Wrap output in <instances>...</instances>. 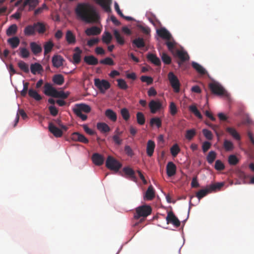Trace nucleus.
<instances>
[{
  "label": "nucleus",
  "mask_w": 254,
  "mask_h": 254,
  "mask_svg": "<svg viewBox=\"0 0 254 254\" xmlns=\"http://www.w3.org/2000/svg\"><path fill=\"white\" fill-rule=\"evenodd\" d=\"M38 0H25L24 1V6H29V10H33L38 4Z\"/></svg>",
  "instance_id": "393cba45"
},
{
  "label": "nucleus",
  "mask_w": 254,
  "mask_h": 254,
  "mask_svg": "<svg viewBox=\"0 0 254 254\" xmlns=\"http://www.w3.org/2000/svg\"><path fill=\"white\" fill-rule=\"evenodd\" d=\"M106 166L111 170L117 172L121 168L122 165L117 160L109 156L106 161Z\"/></svg>",
  "instance_id": "423d86ee"
},
{
  "label": "nucleus",
  "mask_w": 254,
  "mask_h": 254,
  "mask_svg": "<svg viewBox=\"0 0 254 254\" xmlns=\"http://www.w3.org/2000/svg\"><path fill=\"white\" fill-rule=\"evenodd\" d=\"M166 171L169 177L175 175L176 173V166L172 162H168L166 166Z\"/></svg>",
  "instance_id": "ddd939ff"
},
{
  "label": "nucleus",
  "mask_w": 254,
  "mask_h": 254,
  "mask_svg": "<svg viewBox=\"0 0 254 254\" xmlns=\"http://www.w3.org/2000/svg\"><path fill=\"white\" fill-rule=\"evenodd\" d=\"M92 160L95 165L101 166L104 163V158L102 155L95 153L92 155Z\"/></svg>",
  "instance_id": "f8f14e48"
},
{
  "label": "nucleus",
  "mask_w": 254,
  "mask_h": 254,
  "mask_svg": "<svg viewBox=\"0 0 254 254\" xmlns=\"http://www.w3.org/2000/svg\"><path fill=\"white\" fill-rule=\"evenodd\" d=\"M136 120L139 125H144L145 122V119L144 114L141 112H137L136 113Z\"/></svg>",
  "instance_id": "8fccbe9b"
},
{
  "label": "nucleus",
  "mask_w": 254,
  "mask_h": 254,
  "mask_svg": "<svg viewBox=\"0 0 254 254\" xmlns=\"http://www.w3.org/2000/svg\"><path fill=\"white\" fill-rule=\"evenodd\" d=\"M17 30V26L16 24H12L6 30V35L8 36L15 34Z\"/></svg>",
  "instance_id": "49530a36"
},
{
  "label": "nucleus",
  "mask_w": 254,
  "mask_h": 254,
  "mask_svg": "<svg viewBox=\"0 0 254 254\" xmlns=\"http://www.w3.org/2000/svg\"><path fill=\"white\" fill-rule=\"evenodd\" d=\"M84 61L88 65H95L98 63V59L92 55L85 56Z\"/></svg>",
  "instance_id": "412c9836"
},
{
  "label": "nucleus",
  "mask_w": 254,
  "mask_h": 254,
  "mask_svg": "<svg viewBox=\"0 0 254 254\" xmlns=\"http://www.w3.org/2000/svg\"><path fill=\"white\" fill-rule=\"evenodd\" d=\"M64 59L60 55H55L52 58V63L54 67H60L63 64Z\"/></svg>",
  "instance_id": "2eb2a0df"
},
{
  "label": "nucleus",
  "mask_w": 254,
  "mask_h": 254,
  "mask_svg": "<svg viewBox=\"0 0 254 254\" xmlns=\"http://www.w3.org/2000/svg\"><path fill=\"white\" fill-rule=\"evenodd\" d=\"M167 224L171 223L175 226L178 227L180 226V222L172 211L168 212L166 218Z\"/></svg>",
  "instance_id": "1a4fd4ad"
},
{
  "label": "nucleus",
  "mask_w": 254,
  "mask_h": 254,
  "mask_svg": "<svg viewBox=\"0 0 254 254\" xmlns=\"http://www.w3.org/2000/svg\"><path fill=\"white\" fill-rule=\"evenodd\" d=\"M113 33L117 43L121 45H123L125 41L124 38L121 35L120 32L117 29H114L113 30Z\"/></svg>",
  "instance_id": "72a5a7b5"
},
{
  "label": "nucleus",
  "mask_w": 254,
  "mask_h": 254,
  "mask_svg": "<svg viewBox=\"0 0 254 254\" xmlns=\"http://www.w3.org/2000/svg\"><path fill=\"white\" fill-rule=\"evenodd\" d=\"M94 85L102 93H104L111 86L110 83L107 80H101L99 78L94 79Z\"/></svg>",
  "instance_id": "6e6552de"
},
{
  "label": "nucleus",
  "mask_w": 254,
  "mask_h": 254,
  "mask_svg": "<svg viewBox=\"0 0 254 254\" xmlns=\"http://www.w3.org/2000/svg\"><path fill=\"white\" fill-rule=\"evenodd\" d=\"M189 109L190 112L193 114L195 116L198 118L199 119H202V116L201 115L200 112L197 109L196 105L195 104L191 105L189 106Z\"/></svg>",
  "instance_id": "c756f323"
},
{
  "label": "nucleus",
  "mask_w": 254,
  "mask_h": 254,
  "mask_svg": "<svg viewBox=\"0 0 254 254\" xmlns=\"http://www.w3.org/2000/svg\"><path fill=\"white\" fill-rule=\"evenodd\" d=\"M49 131L56 137H60L63 135L62 130L57 127L52 123H49L48 126Z\"/></svg>",
  "instance_id": "9d476101"
},
{
  "label": "nucleus",
  "mask_w": 254,
  "mask_h": 254,
  "mask_svg": "<svg viewBox=\"0 0 254 254\" xmlns=\"http://www.w3.org/2000/svg\"><path fill=\"white\" fill-rule=\"evenodd\" d=\"M19 68L25 73H28L29 71L28 65L22 61H19L17 64Z\"/></svg>",
  "instance_id": "09e8293b"
},
{
  "label": "nucleus",
  "mask_w": 254,
  "mask_h": 254,
  "mask_svg": "<svg viewBox=\"0 0 254 254\" xmlns=\"http://www.w3.org/2000/svg\"><path fill=\"white\" fill-rule=\"evenodd\" d=\"M35 32L37 31L39 33H43L45 32L46 29L45 25L43 23L38 22L35 23L34 24Z\"/></svg>",
  "instance_id": "4c0bfd02"
},
{
  "label": "nucleus",
  "mask_w": 254,
  "mask_h": 254,
  "mask_svg": "<svg viewBox=\"0 0 254 254\" xmlns=\"http://www.w3.org/2000/svg\"><path fill=\"white\" fill-rule=\"evenodd\" d=\"M152 212V208L148 205H142L138 206L135 209V213L134 215V218L138 219L140 217L146 218ZM144 219H141L140 222H142Z\"/></svg>",
  "instance_id": "20e7f679"
},
{
  "label": "nucleus",
  "mask_w": 254,
  "mask_h": 254,
  "mask_svg": "<svg viewBox=\"0 0 254 254\" xmlns=\"http://www.w3.org/2000/svg\"><path fill=\"white\" fill-rule=\"evenodd\" d=\"M53 81L57 85H61L64 83V77L60 74H56L53 77Z\"/></svg>",
  "instance_id": "2f4dec72"
},
{
  "label": "nucleus",
  "mask_w": 254,
  "mask_h": 254,
  "mask_svg": "<svg viewBox=\"0 0 254 254\" xmlns=\"http://www.w3.org/2000/svg\"><path fill=\"white\" fill-rule=\"evenodd\" d=\"M175 54L182 62L189 60V56L188 53L183 50H177Z\"/></svg>",
  "instance_id": "4be33fe9"
},
{
  "label": "nucleus",
  "mask_w": 254,
  "mask_h": 254,
  "mask_svg": "<svg viewBox=\"0 0 254 254\" xmlns=\"http://www.w3.org/2000/svg\"><path fill=\"white\" fill-rule=\"evenodd\" d=\"M150 125L151 127L156 126L158 128H160L162 126V121L158 117H154L150 119Z\"/></svg>",
  "instance_id": "ea45409f"
},
{
  "label": "nucleus",
  "mask_w": 254,
  "mask_h": 254,
  "mask_svg": "<svg viewBox=\"0 0 254 254\" xmlns=\"http://www.w3.org/2000/svg\"><path fill=\"white\" fill-rule=\"evenodd\" d=\"M202 132L204 136L208 140H211L213 137V135L212 134V132L207 129H203L202 130Z\"/></svg>",
  "instance_id": "69168bd1"
},
{
  "label": "nucleus",
  "mask_w": 254,
  "mask_h": 254,
  "mask_svg": "<svg viewBox=\"0 0 254 254\" xmlns=\"http://www.w3.org/2000/svg\"><path fill=\"white\" fill-rule=\"evenodd\" d=\"M54 45L53 43L51 41H49L45 43L44 45V55H46L47 54L51 52L54 47Z\"/></svg>",
  "instance_id": "37998d69"
},
{
  "label": "nucleus",
  "mask_w": 254,
  "mask_h": 254,
  "mask_svg": "<svg viewBox=\"0 0 254 254\" xmlns=\"http://www.w3.org/2000/svg\"><path fill=\"white\" fill-rule=\"evenodd\" d=\"M147 58L150 62L156 65H160L161 61L160 59L156 56V55L152 53H149L147 56Z\"/></svg>",
  "instance_id": "b1692460"
},
{
  "label": "nucleus",
  "mask_w": 254,
  "mask_h": 254,
  "mask_svg": "<svg viewBox=\"0 0 254 254\" xmlns=\"http://www.w3.org/2000/svg\"><path fill=\"white\" fill-rule=\"evenodd\" d=\"M228 162L230 165H236L239 162V160L235 155H230L228 157Z\"/></svg>",
  "instance_id": "6e6d98bb"
},
{
  "label": "nucleus",
  "mask_w": 254,
  "mask_h": 254,
  "mask_svg": "<svg viewBox=\"0 0 254 254\" xmlns=\"http://www.w3.org/2000/svg\"><path fill=\"white\" fill-rule=\"evenodd\" d=\"M19 116H21L23 119L25 120L27 118V114L25 113L23 109H19L16 114V119L15 120V124L14 125V127H15L17 124L18 123L19 119Z\"/></svg>",
  "instance_id": "f704fd0d"
},
{
  "label": "nucleus",
  "mask_w": 254,
  "mask_h": 254,
  "mask_svg": "<svg viewBox=\"0 0 254 254\" xmlns=\"http://www.w3.org/2000/svg\"><path fill=\"white\" fill-rule=\"evenodd\" d=\"M100 63L101 64H106V65H113L114 64V62L113 60L109 57L106 58L105 59L103 60H101L100 61Z\"/></svg>",
  "instance_id": "bf43d9fd"
},
{
  "label": "nucleus",
  "mask_w": 254,
  "mask_h": 254,
  "mask_svg": "<svg viewBox=\"0 0 254 254\" xmlns=\"http://www.w3.org/2000/svg\"><path fill=\"white\" fill-rule=\"evenodd\" d=\"M75 12L78 17L87 23L95 22L98 18L95 9L88 3L78 4Z\"/></svg>",
  "instance_id": "f257e3e1"
},
{
  "label": "nucleus",
  "mask_w": 254,
  "mask_h": 254,
  "mask_svg": "<svg viewBox=\"0 0 254 254\" xmlns=\"http://www.w3.org/2000/svg\"><path fill=\"white\" fill-rule=\"evenodd\" d=\"M65 39L68 44H74L76 42L75 36L70 30L66 32Z\"/></svg>",
  "instance_id": "a878e982"
},
{
  "label": "nucleus",
  "mask_w": 254,
  "mask_h": 254,
  "mask_svg": "<svg viewBox=\"0 0 254 254\" xmlns=\"http://www.w3.org/2000/svg\"><path fill=\"white\" fill-rule=\"evenodd\" d=\"M162 105L159 101L155 100H151L149 103V107L150 109V112L152 114H155L156 112L162 108Z\"/></svg>",
  "instance_id": "9b49d317"
},
{
  "label": "nucleus",
  "mask_w": 254,
  "mask_h": 254,
  "mask_svg": "<svg viewBox=\"0 0 254 254\" xmlns=\"http://www.w3.org/2000/svg\"><path fill=\"white\" fill-rule=\"evenodd\" d=\"M210 192L209 189H202L196 193V196L199 199H200Z\"/></svg>",
  "instance_id": "a18cd8bd"
},
{
  "label": "nucleus",
  "mask_w": 254,
  "mask_h": 254,
  "mask_svg": "<svg viewBox=\"0 0 254 254\" xmlns=\"http://www.w3.org/2000/svg\"><path fill=\"white\" fill-rule=\"evenodd\" d=\"M192 66L199 73L201 74H205L206 73L205 69L199 64L195 62L192 63Z\"/></svg>",
  "instance_id": "a19ab883"
},
{
  "label": "nucleus",
  "mask_w": 254,
  "mask_h": 254,
  "mask_svg": "<svg viewBox=\"0 0 254 254\" xmlns=\"http://www.w3.org/2000/svg\"><path fill=\"white\" fill-rule=\"evenodd\" d=\"M123 171L126 175L131 177H134L135 173L134 171L131 168L128 167H124L123 168Z\"/></svg>",
  "instance_id": "052dcab7"
},
{
  "label": "nucleus",
  "mask_w": 254,
  "mask_h": 254,
  "mask_svg": "<svg viewBox=\"0 0 254 254\" xmlns=\"http://www.w3.org/2000/svg\"><path fill=\"white\" fill-rule=\"evenodd\" d=\"M215 169L218 171H222L224 169L225 166L221 161L217 160L215 163Z\"/></svg>",
  "instance_id": "13d9d810"
},
{
  "label": "nucleus",
  "mask_w": 254,
  "mask_h": 254,
  "mask_svg": "<svg viewBox=\"0 0 254 254\" xmlns=\"http://www.w3.org/2000/svg\"><path fill=\"white\" fill-rule=\"evenodd\" d=\"M7 42L12 49H15L18 46L20 43V40L17 37H13L8 39Z\"/></svg>",
  "instance_id": "7c9ffc66"
},
{
  "label": "nucleus",
  "mask_w": 254,
  "mask_h": 254,
  "mask_svg": "<svg viewBox=\"0 0 254 254\" xmlns=\"http://www.w3.org/2000/svg\"><path fill=\"white\" fill-rule=\"evenodd\" d=\"M155 147V142L151 140H148L146 146V153L148 156L151 157L153 155Z\"/></svg>",
  "instance_id": "dca6fc26"
},
{
  "label": "nucleus",
  "mask_w": 254,
  "mask_h": 254,
  "mask_svg": "<svg viewBox=\"0 0 254 254\" xmlns=\"http://www.w3.org/2000/svg\"><path fill=\"white\" fill-rule=\"evenodd\" d=\"M44 93L47 96H52L55 98H61L66 99L69 94L63 91H59L54 88L50 83H46L44 85Z\"/></svg>",
  "instance_id": "f03ea898"
},
{
  "label": "nucleus",
  "mask_w": 254,
  "mask_h": 254,
  "mask_svg": "<svg viewBox=\"0 0 254 254\" xmlns=\"http://www.w3.org/2000/svg\"><path fill=\"white\" fill-rule=\"evenodd\" d=\"M118 86L119 87L123 90H126L128 88V85L125 80L123 79H117Z\"/></svg>",
  "instance_id": "5fc2aeb1"
},
{
  "label": "nucleus",
  "mask_w": 254,
  "mask_h": 254,
  "mask_svg": "<svg viewBox=\"0 0 254 254\" xmlns=\"http://www.w3.org/2000/svg\"><path fill=\"white\" fill-rule=\"evenodd\" d=\"M30 69L32 74H36L37 72L43 71V68L40 64L35 63L31 64Z\"/></svg>",
  "instance_id": "bb28decb"
},
{
  "label": "nucleus",
  "mask_w": 254,
  "mask_h": 254,
  "mask_svg": "<svg viewBox=\"0 0 254 254\" xmlns=\"http://www.w3.org/2000/svg\"><path fill=\"white\" fill-rule=\"evenodd\" d=\"M223 146L226 151L232 150L234 148V145L233 143L227 139H225L224 141Z\"/></svg>",
  "instance_id": "603ef678"
},
{
  "label": "nucleus",
  "mask_w": 254,
  "mask_h": 254,
  "mask_svg": "<svg viewBox=\"0 0 254 254\" xmlns=\"http://www.w3.org/2000/svg\"><path fill=\"white\" fill-rule=\"evenodd\" d=\"M216 158V152L214 151H211L208 153L206 157V160L209 164H211L214 162Z\"/></svg>",
  "instance_id": "de8ad7c7"
},
{
  "label": "nucleus",
  "mask_w": 254,
  "mask_h": 254,
  "mask_svg": "<svg viewBox=\"0 0 254 254\" xmlns=\"http://www.w3.org/2000/svg\"><path fill=\"white\" fill-rule=\"evenodd\" d=\"M208 86L213 94L220 96H223L228 97L229 94L218 82H211L209 84Z\"/></svg>",
  "instance_id": "39448f33"
},
{
  "label": "nucleus",
  "mask_w": 254,
  "mask_h": 254,
  "mask_svg": "<svg viewBox=\"0 0 254 254\" xmlns=\"http://www.w3.org/2000/svg\"><path fill=\"white\" fill-rule=\"evenodd\" d=\"M24 34L27 36L34 35L35 33V30L34 25H29L27 26L24 29Z\"/></svg>",
  "instance_id": "e433bc0d"
},
{
  "label": "nucleus",
  "mask_w": 254,
  "mask_h": 254,
  "mask_svg": "<svg viewBox=\"0 0 254 254\" xmlns=\"http://www.w3.org/2000/svg\"><path fill=\"white\" fill-rule=\"evenodd\" d=\"M74 51L75 53L73 55L72 63L74 64H77L81 61V54L82 53V51L79 47L75 48Z\"/></svg>",
  "instance_id": "4468645a"
},
{
  "label": "nucleus",
  "mask_w": 254,
  "mask_h": 254,
  "mask_svg": "<svg viewBox=\"0 0 254 254\" xmlns=\"http://www.w3.org/2000/svg\"><path fill=\"white\" fill-rule=\"evenodd\" d=\"M101 30L97 26H92L87 28L85 32L88 36L98 35L101 33Z\"/></svg>",
  "instance_id": "a211bd4d"
},
{
  "label": "nucleus",
  "mask_w": 254,
  "mask_h": 254,
  "mask_svg": "<svg viewBox=\"0 0 254 254\" xmlns=\"http://www.w3.org/2000/svg\"><path fill=\"white\" fill-rule=\"evenodd\" d=\"M121 114L123 118L125 121H128L130 118V115L128 110L126 108H123L121 110Z\"/></svg>",
  "instance_id": "4d7b16f0"
},
{
  "label": "nucleus",
  "mask_w": 254,
  "mask_h": 254,
  "mask_svg": "<svg viewBox=\"0 0 254 254\" xmlns=\"http://www.w3.org/2000/svg\"><path fill=\"white\" fill-rule=\"evenodd\" d=\"M132 43L138 48H142L145 45L144 39L140 37L133 40Z\"/></svg>",
  "instance_id": "58836bf2"
},
{
  "label": "nucleus",
  "mask_w": 254,
  "mask_h": 254,
  "mask_svg": "<svg viewBox=\"0 0 254 254\" xmlns=\"http://www.w3.org/2000/svg\"><path fill=\"white\" fill-rule=\"evenodd\" d=\"M95 2L100 5L106 12H110L111 11V5L112 2H105V0H94Z\"/></svg>",
  "instance_id": "aec40b11"
},
{
  "label": "nucleus",
  "mask_w": 254,
  "mask_h": 254,
  "mask_svg": "<svg viewBox=\"0 0 254 254\" xmlns=\"http://www.w3.org/2000/svg\"><path fill=\"white\" fill-rule=\"evenodd\" d=\"M120 135H114L113 136V140L114 143L118 145H120L122 143L123 139L120 137Z\"/></svg>",
  "instance_id": "774afa93"
},
{
  "label": "nucleus",
  "mask_w": 254,
  "mask_h": 254,
  "mask_svg": "<svg viewBox=\"0 0 254 254\" xmlns=\"http://www.w3.org/2000/svg\"><path fill=\"white\" fill-rule=\"evenodd\" d=\"M113 39L111 34L108 31H105L102 35V42L107 45L109 44Z\"/></svg>",
  "instance_id": "c85d7f7f"
},
{
  "label": "nucleus",
  "mask_w": 254,
  "mask_h": 254,
  "mask_svg": "<svg viewBox=\"0 0 254 254\" xmlns=\"http://www.w3.org/2000/svg\"><path fill=\"white\" fill-rule=\"evenodd\" d=\"M19 55L22 58H27L30 55V52L26 48H19Z\"/></svg>",
  "instance_id": "3c124183"
},
{
  "label": "nucleus",
  "mask_w": 254,
  "mask_h": 254,
  "mask_svg": "<svg viewBox=\"0 0 254 254\" xmlns=\"http://www.w3.org/2000/svg\"><path fill=\"white\" fill-rule=\"evenodd\" d=\"M157 33L160 37L167 40H170L172 38L171 34L165 28L158 30Z\"/></svg>",
  "instance_id": "f3484780"
},
{
  "label": "nucleus",
  "mask_w": 254,
  "mask_h": 254,
  "mask_svg": "<svg viewBox=\"0 0 254 254\" xmlns=\"http://www.w3.org/2000/svg\"><path fill=\"white\" fill-rule=\"evenodd\" d=\"M97 127L100 131L104 133L109 132L111 130L109 126L104 123H98L97 125Z\"/></svg>",
  "instance_id": "473e14b6"
},
{
  "label": "nucleus",
  "mask_w": 254,
  "mask_h": 254,
  "mask_svg": "<svg viewBox=\"0 0 254 254\" xmlns=\"http://www.w3.org/2000/svg\"><path fill=\"white\" fill-rule=\"evenodd\" d=\"M169 110H170V114L172 116L175 115L178 112V110H177L176 105L173 102H171V103L170 104Z\"/></svg>",
  "instance_id": "680f3d73"
},
{
  "label": "nucleus",
  "mask_w": 254,
  "mask_h": 254,
  "mask_svg": "<svg viewBox=\"0 0 254 254\" xmlns=\"http://www.w3.org/2000/svg\"><path fill=\"white\" fill-rule=\"evenodd\" d=\"M155 197V191L152 186H150L148 188L144 198L147 200H152Z\"/></svg>",
  "instance_id": "6ab92c4d"
},
{
  "label": "nucleus",
  "mask_w": 254,
  "mask_h": 254,
  "mask_svg": "<svg viewBox=\"0 0 254 254\" xmlns=\"http://www.w3.org/2000/svg\"><path fill=\"white\" fill-rule=\"evenodd\" d=\"M196 134V132L195 129L192 128L190 129H188L186 130L185 137L187 140L190 141L192 140V139L194 137Z\"/></svg>",
  "instance_id": "c03bdc74"
},
{
  "label": "nucleus",
  "mask_w": 254,
  "mask_h": 254,
  "mask_svg": "<svg viewBox=\"0 0 254 254\" xmlns=\"http://www.w3.org/2000/svg\"><path fill=\"white\" fill-rule=\"evenodd\" d=\"M168 78L174 92L176 93L179 92L181 84L178 77L173 72H170L168 74Z\"/></svg>",
  "instance_id": "0eeeda50"
},
{
  "label": "nucleus",
  "mask_w": 254,
  "mask_h": 254,
  "mask_svg": "<svg viewBox=\"0 0 254 254\" xmlns=\"http://www.w3.org/2000/svg\"><path fill=\"white\" fill-rule=\"evenodd\" d=\"M29 96L34 98L36 101H40L42 99V97L38 92L32 89H30L28 91Z\"/></svg>",
  "instance_id": "79ce46f5"
},
{
  "label": "nucleus",
  "mask_w": 254,
  "mask_h": 254,
  "mask_svg": "<svg viewBox=\"0 0 254 254\" xmlns=\"http://www.w3.org/2000/svg\"><path fill=\"white\" fill-rule=\"evenodd\" d=\"M140 80L142 82H146L147 84H151L153 82V79L150 76L143 75L140 77Z\"/></svg>",
  "instance_id": "0e129e2a"
},
{
  "label": "nucleus",
  "mask_w": 254,
  "mask_h": 254,
  "mask_svg": "<svg viewBox=\"0 0 254 254\" xmlns=\"http://www.w3.org/2000/svg\"><path fill=\"white\" fill-rule=\"evenodd\" d=\"M227 132L230 133L235 139L239 140L241 139L240 135L237 132L236 130L233 127H227L226 129Z\"/></svg>",
  "instance_id": "c9c22d12"
},
{
  "label": "nucleus",
  "mask_w": 254,
  "mask_h": 254,
  "mask_svg": "<svg viewBox=\"0 0 254 254\" xmlns=\"http://www.w3.org/2000/svg\"><path fill=\"white\" fill-rule=\"evenodd\" d=\"M91 107L89 105L83 103L75 105L72 109L73 113L77 117L81 118L82 121L86 120L87 116L85 114H83L82 112L88 113L91 111Z\"/></svg>",
  "instance_id": "7ed1b4c3"
},
{
  "label": "nucleus",
  "mask_w": 254,
  "mask_h": 254,
  "mask_svg": "<svg viewBox=\"0 0 254 254\" xmlns=\"http://www.w3.org/2000/svg\"><path fill=\"white\" fill-rule=\"evenodd\" d=\"M162 60L165 64H170L171 62V58L165 53L162 54Z\"/></svg>",
  "instance_id": "338daca9"
},
{
  "label": "nucleus",
  "mask_w": 254,
  "mask_h": 254,
  "mask_svg": "<svg viewBox=\"0 0 254 254\" xmlns=\"http://www.w3.org/2000/svg\"><path fill=\"white\" fill-rule=\"evenodd\" d=\"M166 45H167L168 50L172 53H174L175 46L176 45V43L175 42V41H167L166 42Z\"/></svg>",
  "instance_id": "e2e57ef3"
},
{
  "label": "nucleus",
  "mask_w": 254,
  "mask_h": 254,
  "mask_svg": "<svg viewBox=\"0 0 254 254\" xmlns=\"http://www.w3.org/2000/svg\"><path fill=\"white\" fill-rule=\"evenodd\" d=\"M173 156L176 157L180 151V148L177 144H175L170 149Z\"/></svg>",
  "instance_id": "864d4df0"
},
{
  "label": "nucleus",
  "mask_w": 254,
  "mask_h": 254,
  "mask_svg": "<svg viewBox=\"0 0 254 254\" xmlns=\"http://www.w3.org/2000/svg\"><path fill=\"white\" fill-rule=\"evenodd\" d=\"M105 116L111 121L116 122L117 120L116 113L111 109H107L105 113Z\"/></svg>",
  "instance_id": "cd10ccee"
},
{
  "label": "nucleus",
  "mask_w": 254,
  "mask_h": 254,
  "mask_svg": "<svg viewBox=\"0 0 254 254\" xmlns=\"http://www.w3.org/2000/svg\"><path fill=\"white\" fill-rule=\"evenodd\" d=\"M30 46L31 51L35 55H37L41 53L42 51V47L35 42H31Z\"/></svg>",
  "instance_id": "5701e85b"
}]
</instances>
